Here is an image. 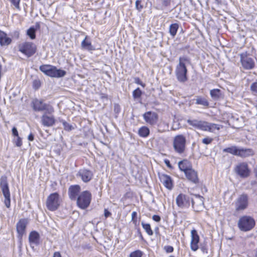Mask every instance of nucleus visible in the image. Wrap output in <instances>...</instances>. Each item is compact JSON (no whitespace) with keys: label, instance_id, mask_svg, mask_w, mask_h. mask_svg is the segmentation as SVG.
<instances>
[{"label":"nucleus","instance_id":"29","mask_svg":"<svg viewBox=\"0 0 257 257\" xmlns=\"http://www.w3.org/2000/svg\"><path fill=\"white\" fill-rule=\"evenodd\" d=\"M238 148L236 146H232L223 150V152L228 153L232 155L237 156Z\"/></svg>","mask_w":257,"mask_h":257},{"label":"nucleus","instance_id":"5","mask_svg":"<svg viewBox=\"0 0 257 257\" xmlns=\"http://www.w3.org/2000/svg\"><path fill=\"white\" fill-rule=\"evenodd\" d=\"M0 187L5 198V205L7 208H9L11 207L10 192L7 178L5 176H2L0 179Z\"/></svg>","mask_w":257,"mask_h":257},{"label":"nucleus","instance_id":"45","mask_svg":"<svg viewBox=\"0 0 257 257\" xmlns=\"http://www.w3.org/2000/svg\"><path fill=\"white\" fill-rule=\"evenodd\" d=\"M162 6L164 7H167L170 5L171 0H160Z\"/></svg>","mask_w":257,"mask_h":257},{"label":"nucleus","instance_id":"50","mask_svg":"<svg viewBox=\"0 0 257 257\" xmlns=\"http://www.w3.org/2000/svg\"><path fill=\"white\" fill-rule=\"evenodd\" d=\"M12 133L14 136L17 137H19L18 132L17 131V129L16 128V127H14L12 128Z\"/></svg>","mask_w":257,"mask_h":257},{"label":"nucleus","instance_id":"42","mask_svg":"<svg viewBox=\"0 0 257 257\" xmlns=\"http://www.w3.org/2000/svg\"><path fill=\"white\" fill-rule=\"evenodd\" d=\"M212 141L213 139L209 137L205 138L202 140V143L205 145L210 144Z\"/></svg>","mask_w":257,"mask_h":257},{"label":"nucleus","instance_id":"24","mask_svg":"<svg viewBox=\"0 0 257 257\" xmlns=\"http://www.w3.org/2000/svg\"><path fill=\"white\" fill-rule=\"evenodd\" d=\"M178 166L180 170L184 173L192 168V164L187 160H184L178 163Z\"/></svg>","mask_w":257,"mask_h":257},{"label":"nucleus","instance_id":"12","mask_svg":"<svg viewBox=\"0 0 257 257\" xmlns=\"http://www.w3.org/2000/svg\"><path fill=\"white\" fill-rule=\"evenodd\" d=\"M248 204V198L246 194H243L238 196L234 202L235 210L237 212L245 209Z\"/></svg>","mask_w":257,"mask_h":257},{"label":"nucleus","instance_id":"56","mask_svg":"<svg viewBox=\"0 0 257 257\" xmlns=\"http://www.w3.org/2000/svg\"><path fill=\"white\" fill-rule=\"evenodd\" d=\"M165 164L169 168L171 167V164L170 163V161L168 160H165L164 161Z\"/></svg>","mask_w":257,"mask_h":257},{"label":"nucleus","instance_id":"59","mask_svg":"<svg viewBox=\"0 0 257 257\" xmlns=\"http://www.w3.org/2000/svg\"><path fill=\"white\" fill-rule=\"evenodd\" d=\"M254 257H257V248L254 250Z\"/></svg>","mask_w":257,"mask_h":257},{"label":"nucleus","instance_id":"8","mask_svg":"<svg viewBox=\"0 0 257 257\" xmlns=\"http://www.w3.org/2000/svg\"><path fill=\"white\" fill-rule=\"evenodd\" d=\"M55 109L53 107V111L51 113L48 111L44 112L40 118V123L44 127H51L56 123L55 117L54 115Z\"/></svg>","mask_w":257,"mask_h":257},{"label":"nucleus","instance_id":"39","mask_svg":"<svg viewBox=\"0 0 257 257\" xmlns=\"http://www.w3.org/2000/svg\"><path fill=\"white\" fill-rule=\"evenodd\" d=\"M12 4L17 9L20 10V0H9Z\"/></svg>","mask_w":257,"mask_h":257},{"label":"nucleus","instance_id":"16","mask_svg":"<svg viewBox=\"0 0 257 257\" xmlns=\"http://www.w3.org/2000/svg\"><path fill=\"white\" fill-rule=\"evenodd\" d=\"M143 118L146 122L151 125H154L158 122V114L154 111H149L143 115Z\"/></svg>","mask_w":257,"mask_h":257},{"label":"nucleus","instance_id":"22","mask_svg":"<svg viewBox=\"0 0 257 257\" xmlns=\"http://www.w3.org/2000/svg\"><path fill=\"white\" fill-rule=\"evenodd\" d=\"M80 187L78 185H71L68 189V194L71 200H76L80 191Z\"/></svg>","mask_w":257,"mask_h":257},{"label":"nucleus","instance_id":"1","mask_svg":"<svg viewBox=\"0 0 257 257\" xmlns=\"http://www.w3.org/2000/svg\"><path fill=\"white\" fill-rule=\"evenodd\" d=\"M187 122L195 128L205 132L215 133L216 130H219L222 125L196 119H188Z\"/></svg>","mask_w":257,"mask_h":257},{"label":"nucleus","instance_id":"9","mask_svg":"<svg viewBox=\"0 0 257 257\" xmlns=\"http://www.w3.org/2000/svg\"><path fill=\"white\" fill-rule=\"evenodd\" d=\"M32 107L34 110L36 111H48L51 113L53 111V106L49 103L44 102L42 99H35L32 101Z\"/></svg>","mask_w":257,"mask_h":257},{"label":"nucleus","instance_id":"46","mask_svg":"<svg viewBox=\"0 0 257 257\" xmlns=\"http://www.w3.org/2000/svg\"><path fill=\"white\" fill-rule=\"evenodd\" d=\"M137 213L136 211H134L132 213V220L134 222H137Z\"/></svg>","mask_w":257,"mask_h":257},{"label":"nucleus","instance_id":"63","mask_svg":"<svg viewBox=\"0 0 257 257\" xmlns=\"http://www.w3.org/2000/svg\"><path fill=\"white\" fill-rule=\"evenodd\" d=\"M170 257H174V256L171 255V256H170Z\"/></svg>","mask_w":257,"mask_h":257},{"label":"nucleus","instance_id":"15","mask_svg":"<svg viewBox=\"0 0 257 257\" xmlns=\"http://www.w3.org/2000/svg\"><path fill=\"white\" fill-rule=\"evenodd\" d=\"M77 178H80L83 182H89L93 177L92 172L85 168L79 169L76 175Z\"/></svg>","mask_w":257,"mask_h":257},{"label":"nucleus","instance_id":"53","mask_svg":"<svg viewBox=\"0 0 257 257\" xmlns=\"http://www.w3.org/2000/svg\"><path fill=\"white\" fill-rule=\"evenodd\" d=\"M120 110V107L118 104H115L114 105V110L116 111L117 112H118Z\"/></svg>","mask_w":257,"mask_h":257},{"label":"nucleus","instance_id":"60","mask_svg":"<svg viewBox=\"0 0 257 257\" xmlns=\"http://www.w3.org/2000/svg\"><path fill=\"white\" fill-rule=\"evenodd\" d=\"M254 172L255 174V176L257 177V167L255 169Z\"/></svg>","mask_w":257,"mask_h":257},{"label":"nucleus","instance_id":"35","mask_svg":"<svg viewBox=\"0 0 257 257\" xmlns=\"http://www.w3.org/2000/svg\"><path fill=\"white\" fill-rule=\"evenodd\" d=\"M142 94V92L140 88H137L133 92V96L134 99L140 98Z\"/></svg>","mask_w":257,"mask_h":257},{"label":"nucleus","instance_id":"30","mask_svg":"<svg viewBox=\"0 0 257 257\" xmlns=\"http://www.w3.org/2000/svg\"><path fill=\"white\" fill-rule=\"evenodd\" d=\"M210 94L212 98L214 100H217L221 96V91L219 89H213L210 90Z\"/></svg>","mask_w":257,"mask_h":257},{"label":"nucleus","instance_id":"18","mask_svg":"<svg viewBox=\"0 0 257 257\" xmlns=\"http://www.w3.org/2000/svg\"><path fill=\"white\" fill-rule=\"evenodd\" d=\"M176 204L181 208H188L190 206V198L183 194H180L176 198Z\"/></svg>","mask_w":257,"mask_h":257},{"label":"nucleus","instance_id":"51","mask_svg":"<svg viewBox=\"0 0 257 257\" xmlns=\"http://www.w3.org/2000/svg\"><path fill=\"white\" fill-rule=\"evenodd\" d=\"M135 82L137 84H140L143 87L145 86V85L142 83V82L141 81L139 78H136L135 79Z\"/></svg>","mask_w":257,"mask_h":257},{"label":"nucleus","instance_id":"31","mask_svg":"<svg viewBox=\"0 0 257 257\" xmlns=\"http://www.w3.org/2000/svg\"><path fill=\"white\" fill-rule=\"evenodd\" d=\"M179 28V25L177 23L172 24L170 26L169 32L173 37L176 35Z\"/></svg>","mask_w":257,"mask_h":257},{"label":"nucleus","instance_id":"47","mask_svg":"<svg viewBox=\"0 0 257 257\" xmlns=\"http://www.w3.org/2000/svg\"><path fill=\"white\" fill-rule=\"evenodd\" d=\"M40 86V82L38 80H35L33 82V87L35 89H38Z\"/></svg>","mask_w":257,"mask_h":257},{"label":"nucleus","instance_id":"32","mask_svg":"<svg viewBox=\"0 0 257 257\" xmlns=\"http://www.w3.org/2000/svg\"><path fill=\"white\" fill-rule=\"evenodd\" d=\"M141 224L143 229L145 230L148 235H151L153 234V230L151 229L150 224L145 223L144 222H142Z\"/></svg>","mask_w":257,"mask_h":257},{"label":"nucleus","instance_id":"54","mask_svg":"<svg viewBox=\"0 0 257 257\" xmlns=\"http://www.w3.org/2000/svg\"><path fill=\"white\" fill-rule=\"evenodd\" d=\"M39 242H34V241L30 242V244L31 247H34V245H37L38 244Z\"/></svg>","mask_w":257,"mask_h":257},{"label":"nucleus","instance_id":"44","mask_svg":"<svg viewBox=\"0 0 257 257\" xmlns=\"http://www.w3.org/2000/svg\"><path fill=\"white\" fill-rule=\"evenodd\" d=\"M15 143L16 146L21 147L22 145V139L20 137H17L16 140L15 141Z\"/></svg>","mask_w":257,"mask_h":257},{"label":"nucleus","instance_id":"58","mask_svg":"<svg viewBox=\"0 0 257 257\" xmlns=\"http://www.w3.org/2000/svg\"><path fill=\"white\" fill-rule=\"evenodd\" d=\"M101 98L102 99H105L106 100L107 99V96L104 94H101Z\"/></svg>","mask_w":257,"mask_h":257},{"label":"nucleus","instance_id":"37","mask_svg":"<svg viewBox=\"0 0 257 257\" xmlns=\"http://www.w3.org/2000/svg\"><path fill=\"white\" fill-rule=\"evenodd\" d=\"M191 241H199V236L195 229H193L191 232Z\"/></svg>","mask_w":257,"mask_h":257},{"label":"nucleus","instance_id":"13","mask_svg":"<svg viewBox=\"0 0 257 257\" xmlns=\"http://www.w3.org/2000/svg\"><path fill=\"white\" fill-rule=\"evenodd\" d=\"M240 61L242 67L245 70L252 69L255 66L253 60L248 56L246 52L239 54Z\"/></svg>","mask_w":257,"mask_h":257},{"label":"nucleus","instance_id":"3","mask_svg":"<svg viewBox=\"0 0 257 257\" xmlns=\"http://www.w3.org/2000/svg\"><path fill=\"white\" fill-rule=\"evenodd\" d=\"M39 69L45 75L51 77H62L66 74L65 71L58 69L55 66L51 65H42L40 66Z\"/></svg>","mask_w":257,"mask_h":257},{"label":"nucleus","instance_id":"61","mask_svg":"<svg viewBox=\"0 0 257 257\" xmlns=\"http://www.w3.org/2000/svg\"><path fill=\"white\" fill-rule=\"evenodd\" d=\"M202 250H203V252H207V251H206V249L205 248H202Z\"/></svg>","mask_w":257,"mask_h":257},{"label":"nucleus","instance_id":"43","mask_svg":"<svg viewBox=\"0 0 257 257\" xmlns=\"http://www.w3.org/2000/svg\"><path fill=\"white\" fill-rule=\"evenodd\" d=\"M199 242H191V248L193 251H196L198 248V243Z\"/></svg>","mask_w":257,"mask_h":257},{"label":"nucleus","instance_id":"36","mask_svg":"<svg viewBox=\"0 0 257 257\" xmlns=\"http://www.w3.org/2000/svg\"><path fill=\"white\" fill-rule=\"evenodd\" d=\"M36 30L35 28L31 27L27 30V35L30 37L31 39H34L36 37Z\"/></svg>","mask_w":257,"mask_h":257},{"label":"nucleus","instance_id":"23","mask_svg":"<svg viewBox=\"0 0 257 257\" xmlns=\"http://www.w3.org/2000/svg\"><path fill=\"white\" fill-rule=\"evenodd\" d=\"M81 46L83 50L88 51H92L95 50L88 36H86L84 39L82 41Z\"/></svg>","mask_w":257,"mask_h":257},{"label":"nucleus","instance_id":"55","mask_svg":"<svg viewBox=\"0 0 257 257\" xmlns=\"http://www.w3.org/2000/svg\"><path fill=\"white\" fill-rule=\"evenodd\" d=\"M28 140L30 141H33L34 140V136L32 134H30L28 136Z\"/></svg>","mask_w":257,"mask_h":257},{"label":"nucleus","instance_id":"33","mask_svg":"<svg viewBox=\"0 0 257 257\" xmlns=\"http://www.w3.org/2000/svg\"><path fill=\"white\" fill-rule=\"evenodd\" d=\"M40 235L36 231H32L29 234V241H37L39 239Z\"/></svg>","mask_w":257,"mask_h":257},{"label":"nucleus","instance_id":"57","mask_svg":"<svg viewBox=\"0 0 257 257\" xmlns=\"http://www.w3.org/2000/svg\"><path fill=\"white\" fill-rule=\"evenodd\" d=\"M53 257H61L59 252H55L54 253Z\"/></svg>","mask_w":257,"mask_h":257},{"label":"nucleus","instance_id":"19","mask_svg":"<svg viewBox=\"0 0 257 257\" xmlns=\"http://www.w3.org/2000/svg\"><path fill=\"white\" fill-rule=\"evenodd\" d=\"M159 177L160 181L166 188L169 190L172 189L173 185L170 176L164 174H159Z\"/></svg>","mask_w":257,"mask_h":257},{"label":"nucleus","instance_id":"48","mask_svg":"<svg viewBox=\"0 0 257 257\" xmlns=\"http://www.w3.org/2000/svg\"><path fill=\"white\" fill-rule=\"evenodd\" d=\"M164 249L168 253L172 252L173 251V247L171 246H166L164 247Z\"/></svg>","mask_w":257,"mask_h":257},{"label":"nucleus","instance_id":"52","mask_svg":"<svg viewBox=\"0 0 257 257\" xmlns=\"http://www.w3.org/2000/svg\"><path fill=\"white\" fill-rule=\"evenodd\" d=\"M104 216L107 218L111 215V213L106 209H104Z\"/></svg>","mask_w":257,"mask_h":257},{"label":"nucleus","instance_id":"62","mask_svg":"<svg viewBox=\"0 0 257 257\" xmlns=\"http://www.w3.org/2000/svg\"><path fill=\"white\" fill-rule=\"evenodd\" d=\"M256 106L257 107V100H256Z\"/></svg>","mask_w":257,"mask_h":257},{"label":"nucleus","instance_id":"25","mask_svg":"<svg viewBox=\"0 0 257 257\" xmlns=\"http://www.w3.org/2000/svg\"><path fill=\"white\" fill-rule=\"evenodd\" d=\"M253 154V151L250 149L239 148L237 156L246 158L252 155Z\"/></svg>","mask_w":257,"mask_h":257},{"label":"nucleus","instance_id":"28","mask_svg":"<svg viewBox=\"0 0 257 257\" xmlns=\"http://www.w3.org/2000/svg\"><path fill=\"white\" fill-rule=\"evenodd\" d=\"M138 134L141 137L146 138L150 134V130L147 126H143L139 128Z\"/></svg>","mask_w":257,"mask_h":257},{"label":"nucleus","instance_id":"11","mask_svg":"<svg viewBox=\"0 0 257 257\" xmlns=\"http://www.w3.org/2000/svg\"><path fill=\"white\" fill-rule=\"evenodd\" d=\"M234 172L240 178H245L250 175V170L248 165L245 162L238 163L234 168Z\"/></svg>","mask_w":257,"mask_h":257},{"label":"nucleus","instance_id":"49","mask_svg":"<svg viewBox=\"0 0 257 257\" xmlns=\"http://www.w3.org/2000/svg\"><path fill=\"white\" fill-rule=\"evenodd\" d=\"M152 219L156 222H159L161 220V217L158 215H154L152 217Z\"/></svg>","mask_w":257,"mask_h":257},{"label":"nucleus","instance_id":"21","mask_svg":"<svg viewBox=\"0 0 257 257\" xmlns=\"http://www.w3.org/2000/svg\"><path fill=\"white\" fill-rule=\"evenodd\" d=\"M187 179L192 183L197 184L199 183V178L197 173L192 168L185 173Z\"/></svg>","mask_w":257,"mask_h":257},{"label":"nucleus","instance_id":"38","mask_svg":"<svg viewBox=\"0 0 257 257\" xmlns=\"http://www.w3.org/2000/svg\"><path fill=\"white\" fill-rule=\"evenodd\" d=\"M143 252L140 250H135L130 254V257H142Z\"/></svg>","mask_w":257,"mask_h":257},{"label":"nucleus","instance_id":"10","mask_svg":"<svg viewBox=\"0 0 257 257\" xmlns=\"http://www.w3.org/2000/svg\"><path fill=\"white\" fill-rule=\"evenodd\" d=\"M36 46L32 42H24L19 45V50L28 57L33 55L36 52Z\"/></svg>","mask_w":257,"mask_h":257},{"label":"nucleus","instance_id":"40","mask_svg":"<svg viewBox=\"0 0 257 257\" xmlns=\"http://www.w3.org/2000/svg\"><path fill=\"white\" fill-rule=\"evenodd\" d=\"M135 5L136 9L139 12H141L143 8V6L141 4V1L140 0H137L136 1Z\"/></svg>","mask_w":257,"mask_h":257},{"label":"nucleus","instance_id":"2","mask_svg":"<svg viewBox=\"0 0 257 257\" xmlns=\"http://www.w3.org/2000/svg\"><path fill=\"white\" fill-rule=\"evenodd\" d=\"M189 63L190 60L187 57H180L179 59V64L175 69V74L177 80L180 82H185L187 80L186 64Z\"/></svg>","mask_w":257,"mask_h":257},{"label":"nucleus","instance_id":"20","mask_svg":"<svg viewBox=\"0 0 257 257\" xmlns=\"http://www.w3.org/2000/svg\"><path fill=\"white\" fill-rule=\"evenodd\" d=\"M28 223L26 219H21L17 223V231L18 233L19 237L22 236L25 233L26 228Z\"/></svg>","mask_w":257,"mask_h":257},{"label":"nucleus","instance_id":"41","mask_svg":"<svg viewBox=\"0 0 257 257\" xmlns=\"http://www.w3.org/2000/svg\"><path fill=\"white\" fill-rule=\"evenodd\" d=\"M250 90L253 93H257V82H253L251 84Z\"/></svg>","mask_w":257,"mask_h":257},{"label":"nucleus","instance_id":"6","mask_svg":"<svg viewBox=\"0 0 257 257\" xmlns=\"http://www.w3.org/2000/svg\"><path fill=\"white\" fill-rule=\"evenodd\" d=\"M186 139L183 135L176 136L173 139V146L175 151L182 154L184 153L186 149Z\"/></svg>","mask_w":257,"mask_h":257},{"label":"nucleus","instance_id":"7","mask_svg":"<svg viewBox=\"0 0 257 257\" xmlns=\"http://www.w3.org/2000/svg\"><path fill=\"white\" fill-rule=\"evenodd\" d=\"M91 200V194L88 191L81 192L77 197V204L82 209L87 208L90 205Z\"/></svg>","mask_w":257,"mask_h":257},{"label":"nucleus","instance_id":"17","mask_svg":"<svg viewBox=\"0 0 257 257\" xmlns=\"http://www.w3.org/2000/svg\"><path fill=\"white\" fill-rule=\"evenodd\" d=\"M192 207L195 211H200L204 208V198L200 195H195V198L191 199Z\"/></svg>","mask_w":257,"mask_h":257},{"label":"nucleus","instance_id":"4","mask_svg":"<svg viewBox=\"0 0 257 257\" xmlns=\"http://www.w3.org/2000/svg\"><path fill=\"white\" fill-rule=\"evenodd\" d=\"M239 229L242 231H248L252 229L255 225L254 219L250 216H241L237 223Z\"/></svg>","mask_w":257,"mask_h":257},{"label":"nucleus","instance_id":"14","mask_svg":"<svg viewBox=\"0 0 257 257\" xmlns=\"http://www.w3.org/2000/svg\"><path fill=\"white\" fill-rule=\"evenodd\" d=\"M59 195L57 193L50 194L47 200L46 205L48 209L51 211L56 210L59 205Z\"/></svg>","mask_w":257,"mask_h":257},{"label":"nucleus","instance_id":"26","mask_svg":"<svg viewBox=\"0 0 257 257\" xmlns=\"http://www.w3.org/2000/svg\"><path fill=\"white\" fill-rule=\"evenodd\" d=\"M11 42V39L8 37L5 33L0 31V44L2 46L8 45Z\"/></svg>","mask_w":257,"mask_h":257},{"label":"nucleus","instance_id":"34","mask_svg":"<svg viewBox=\"0 0 257 257\" xmlns=\"http://www.w3.org/2000/svg\"><path fill=\"white\" fill-rule=\"evenodd\" d=\"M60 121L61 122H62V123L63 125L64 130H65L66 131H71L74 128V127L73 126V125L67 123L64 120H63V119L60 120Z\"/></svg>","mask_w":257,"mask_h":257},{"label":"nucleus","instance_id":"27","mask_svg":"<svg viewBox=\"0 0 257 257\" xmlns=\"http://www.w3.org/2000/svg\"><path fill=\"white\" fill-rule=\"evenodd\" d=\"M196 104L201 105L204 107H208L209 106V102L207 99L201 96H197L196 98Z\"/></svg>","mask_w":257,"mask_h":257}]
</instances>
